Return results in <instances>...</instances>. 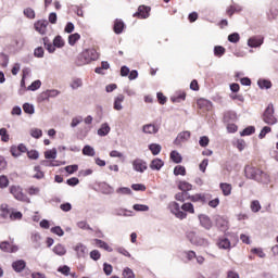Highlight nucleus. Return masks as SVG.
<instances>
[{"instance_id":"f257e3e1","label":"nucleus","mask_w":278,"mask_h":278,"mask_svg":"<svg viewBox=\"0 0 278 278\" xmlns=\"http://www.w3.org/2000/svg\"><path fill=\"white\" fill-rule=\"evenodd\" d=\"M97 60H99V52L94 48L86 49L78 55L79 66L90 64V62H97Z\"/></svg>"},{"instance_id":"f03ea898","label":"nucleus","mask_w":278,"mask_h":278,"mask_svg":"<svg viewBox=\"0 0 278 278\" xmlns=\"http://www.w3.org/2000/svg\"><path fill=\"white\" fill-rule=\"evenodd\" d=\"M43 45H45L47 51H49L50 53H55V47L58 49H62V47H64L65 42H64V39L62 38V36H56L53 39V45L49 41V37H45Z\"/></svg>"},{"instance_id":"7ed1b4c3","label":"nucleus","mask_w":278,"mask_h":278,"mask_svg":"<svg viewBox=\"0 0 278 278\" xmlns=\"http://www.w3.org/2000/svg\"><path fill=\"white\" fill-rule=\"evenodd\" d=\"M263 122L266 125H277V117L275 116V105L273 103L268 104L263 113Z\"/></svg>"},{"instance_id":"20e7f679","label":"nucleus","mask_w":278,"mask_h":278,"mask_svg":"<svg viewBox=\"0 0 278 278\" xmlns=\"http://www.w3.org/2000/svg\"><path fill=\"white\" fill-rule=\"evenodd\" d=\"M10 192L16 199V201H22V203H31V200L27 194L23 193V189L20 186H11Z\"/></svg>"},{"instance_id":"39448f33","label":"nucleus","mask_w":278,"mask_h":278,"mask_svg":"<svg viewBox=\"0 0 278 278\" xmlns=\"http://www.w3.org/2000/svg\"><path fill=\"white\" fill-rule=\"evenodd\" d=\"M134 18H149L151 16V7H147L144 4H141L138 7V10L136 13L132 14Z\"/></svg>"},{"instance_id":"423d86ee","label":"nucleus","mask_w":278,"mask_h":278,"mask_svg":"<svg viewBox=\"0 0 278 278\" xmlns=\"http://www.w3.org/2000/svg\"><path fill=\"white\" fill-rule=\"evenodd\" d=\"M169 210H170L172 214H175L176 218H179L180 220H184V218H187V216H188V214H186V212L181 211V207L179 206V203H177V202H170Z\"/></svg>"},{"instance_id":"0eeeda50","label":"nucleus","mask_w":278,"mask_h":278,"mask_svg":"<svg viewBox=\"0 0 278 278\" xmlns=\"http://www.w3.org/2000/svg\"><path fill=\"white\" fill-rule=\"evenodd\" d=\"M0 251H2V253H16L18 251V245L13 242L2 241L0 242Z\"/></svg>"},{"instance_id":"6e6552de","label":"nucleus","mask_w":278,"mask_h":278,"mask_svg":"<svg viewBox=\"0 0 278 278\" xmlns=\"http://www.w3.org/2000/svg\"><path fill=\"white\" fill-rule=\"evenodd\" d=\"M190 131L188 130L178 134V136L174 140V144H176V147H181L184 142H188V140H190Z\"/></svg>"},{"instance_id":"1a4fd4ad","label":"nucleus","mask_w":278,"mask_h":278,"mask_svg":"<svg viewBox=\"0 0 278 278\" xmlns=\"http://www.w3.org/2000/svg\"><path fill=\"white\" fill-rule=\"evenodd\" d=\"M199 220H200L201 227L206 229V231H210V229H212L213 224H212V219L210 218V216H207L205 214H201V215H199Z\"/></svg>"},{"instance_id":"9d476101","label":"nucleus","mask_w":278,"mask_h":278,"mask_svg":"<svg viewBox=\"0 0 278 278\" xmlns=\"http://www.w3.org/2000/svg\"><path fill=\"white\" fill-rule=\"evenodd\" d=\"M264 45V37L262 36H253L248 40V46L252 49H257V47H262Z\"/></svg>"},{"instance_id":"9b49d317","label":"nucleus","mask_w":278,"mask_h":278,"mask_svg":"<svg viewBox=\"0 0 278 278\" xmlns=\"http://www.w3.org/2000/svg\"><path fill=\"white\" fill-rule=\"evenodd\" d=\"M132 166L137 170V173H143L149 167L147 165V162H144L143 160H140V159L135 160L132 162Z\"/></svg>"},{"instance_id":"f8f14e48","label":"nucleus","mask_w":278,"mask_h":278,"mask_svg":"<svg viewBox=\"0 0 278 278\" xmlns=\"http://www.w3.org/2000/svg\"><path fill=\"white\" fill-rule=\"evenodd\" d=\"M74 251L77 257H86V255H88V248L84 243L76 244Z\"/></svg>"},{"instance_id":"ddd939ff","label":"nucleus","mask_w":278,"mask_h":278,"mask_svg":"<svg viewBox=\"0 0 278 278\" xmlns=\"http://www.w3.org/2000/svg\"><path fill=\"white\" fill-rule=\"evenodd\" d=\"M247 177H248V179H253L254 181H257L258 184H268L270 181V176H268V175H250Z\"/></svg>"},{"instance_id":"4468645a","label":"nucleus","mask_w":278,"mask_h":278,"mask_svg":"<svg viewBox=\"0 0 278 278\" xmlns=\"http://www.w3.org/2000/svg\"><path fill=\"white\" fill-rule=\"evenodd\" d=\"M216 227H218V229H220V231H227L229 229V222H227V219H225V217H216Z\"/></svg>"},{"instance_id":"2eb2a0df","label":"nucleus","mask_w":278,"mask_h":278,"mask_svg":"<svg viewBox=\"0 0 278 278\" xmlns=\"http://www.w3.org/2000/svg\"><path fill=\"white\" fill-rule=\"evenodd\" d=\"M49 25V22L47 21H38L35 23V29L36 31L40 33L41 35L47 34V26Z\"/></svg>"},{"instance_id":"dca6fc26","label":"nucleus","mask_w":278,"mask_h":278,"mask_svg":"<svg viewBox=\"0 0 278 278\" xmlns=\"http://www.w3.org/2000/svg\"><path fill=\"white\" fill-rule=\"evenodd\" d=\"M25 266H27V263H25L24 260H18L12 263V268L15 273H23V270H25Z\"/></svg>"},{"instance_id":"f3484780","label":"nucleus","mask_w":278,"mask_h":278,"mask_svg":"<svg viewBox=\"0 0 278 278\" xmlns=\"http://www.w3.org/2000/svg\"><path fill=\"white\" fill-rule=\"evenodd\" d=\"M235 121H238V114L233 111H226L224 113V123H235Z\"/></svg>"},{"instance_id":"a211bd4d","label":"nucleus","mask_w":278,"mask_h":278,"mask_svg":"<svg viewBox=\"0 0 278 278\" xmlns=\"http://www.w3.org/2000/svg\"><path fill=\"white\" fill-rule=\"evenodd\" d=\"M125 29V22L123 20H115L113 25V31L115 34H123V30Z\"/></svg>"},{"instance_id":"6ab92c4d","label":"nucleus","mask_w":278,"mask_h":278,"mask_svg":"<svg viewBox=\"0 0 278 278\" xmlns=\"http://www.w3.org/2000/svg\"><path fill=\"white\" fill-rule=\"evenodd\" d=\"M0 212L1 218H10V215L12 214V208H10L8 204H1Z\"/></svg>"},{"instance_id":"aec40b11","label":"nucleus","mask_w":278,"mask_h":278,"mask_svg":"<svg viewBox=\"0 0 278 278\" xmlns=\"http://www.w3.org/2000/svg\"><path fill=\"white\" fill-rule=\"evenodd\" d=\"M123 101H125V96L118 94L114 100V104H113L114 110H116L117 112H121V110H123V104H122Z\"/></svg>"},{"instance_id":"412c9836","label":"nucleus","mask_w":278,"mask_h":278,"mask_svg":"<svg viewBox=\"0 0 278 278\" xmlns=\"http://www.w3.org/2000/svg\"><path fill=\"white\" fill-rule=\"evenodd\" d=\"M217 245L219 249H224V250L231 249V241H229V239L223 237V238L218 239Z\"/></svg>"},{"instance_id":"4be33fe9","label":"nucleus","mask_w":278,"mask_h":278,"mask_svg":"<svg viewBox=\"0 0 278 278\" xmlns=\"http://www.w3.org/2000/svg\"><path fill=\"white\" fill-rule=\"evenodd\" d=\"M162 166H164V161H162L161 159H154L150 163L151 170H160Z\"/></svg>"},{"instance_id":"5701e85b","label":"nucleus","mask_w":278,"mask_h":278,"mask_svg":"<svg viewBox=\"0 0 278 278\" xmlns=\"http://www.w3.org/2000/svg\"><path fill=\"white\" fill-rule=\"evenodd\" d=\"M178 189L181 190V192H190L192 190V185L186 180L178 181Z\"/></svg>"},{"instance_id":"b1692460","label":"nucleus","mask_w":278,"mask_h":278,"mask_svg":"<svg viewBox=\"0 0 278 278\" xmlns=\"http://www.w3.org/2000/svg\"><path fill=\"white\" fill-rule=\"evenodd\" d=\"M52 251L53 253H55V255H59L60 257H62L63 255H66V248L62 243H58L52 249Z\"/></svg>"},{"instance_id":"393cba45","label":"nucleus","mask_w":278,"mask_h":278,"mask_svg":"<svg viewBox=\"0 0 278 278\" xmlns=\"http://www.w3.org/2000/svg\"><path fill=\"white\" fill-rule=\"evenodd\" d=\"M191 244H195L197 247H210V241L205 238L198 237L191 240Z\"/></svg>"},{"instance_id":"a878e982","label":"nucleus","mask_w":278,"mask_h":278,"mask_svg":"<svg viewBox=\"0 0 278 278\" xmlns=\"http://www.w3.org/2000/svg\"><path fill=\"white\" fill-rule=\"evenodd\" d=\"M96 244L99 247V249H104V251H108L109 253H112V248L108 244V242L101 240V239H94Z\"/></svg>"},{"instance_id":"bb28decb","label":"nucleus","mask_w":278,"mask_h":278,"mask_svg":"<svg viewBox=\"0 0 278 278\" xmlns=\"http://www.w3.org/2000/svg\"><path fill=\"white\" fill-rule=\"evenodd\" d=\"M258 87L264 90H269V88H273V83L268 79H258L257 81Z\"/></svg>"},{"instance_id":"cd10ccee","label":"nucleus","mask_w":278,"mask_h":278,"mask_svg":"<svg viewBox=\"0 0 278 278\" xmlns=\"http://www.w3.org/2000/svg\"><path fill=\"white\" fill-rule=\"evenodd\" d=\"M109 68H110V63H108V61H102L101 66L96 67L94 73H97L98 75H105L103 71H108Z\"/></svg>"},{"instance_id":"c85d7f7f","label":"nucleus","mask_w":278,"mask_h":278,"mask_svg":"<svg viewBox=\"0 0 278 278\" xmlns=\"http://www.w3.org/2000/svg\"><path fill=\"white\" fill-rule=\"evenodd\" d=\"M219 188H220L224 197H229V194H231V185L230 184L222 182L219 185Z\"/></svg>"},{"instance_id":"c756f323","label":"nucleus","mask_w":278,"mask_h":278,"mask_svg":"<svg viewBox=\"0 0 278 278\" xmlns=\"http://www.w3.org/2000/svg\"><path fill=\"white\" fill-rule=\"evenodd\" d=\"M81 35H79V33H75L68 36V45L71 47H75V45H77V41L80 40Z\"/></svg>"},{"instance_id":"7c9ffc66","label":"nucleus","mask_w":278,"mask_h":278,"mask_svg":"<svg viewBox=\"0 0 278 278\" xmlns=\"http://www.w3.org/2000/svg\"><path fill=\"white\" fill-rule=\"evenodd\" d=\"M169 157L172 161L175 162V164H181V161L184 160L181 157V154H179V152H177L175 150L170 152Z\"/></svg>"},{"instance_id":"2f4dec72","label":"nucleus","mask_w":278,"mask_h":278,"mask_svg":"<svg viewBox=\"0 0 278 278\" xmlns=\"http://www.w3.org/2000/svg\"><path fill=\"white\" fill-rule=\"evenodd\" d=\"M170 101H173V103H181V101H186V92L181 91L177 93L170 98Z\"/></svg>"},{"instance_id":"473e14b6","label":"nucleus","mask_w":278,"mask_h":278,"mask_svg":"<svg viewBox=\"0 0 278 278\" xmlns=\"http://www.w3.org/2000/svg\"><path fill=\"white\" fill-rule=\"evenodd\" d=\"M188 197L190 195L188 194V192H185V191H181L175 194L176 201H180V203H184V201L190 200V198Z\"/></svg>"},{"instance_id":"72a5a7b5","label":"nucleus","mask_w":278,"mask_h":278,"mask_svg":"<svg viewBox=\"0 0 278 278\" xmlns=\"http://www.w3.org/2000/svg\"><path fill=\"white\" fill-rule=\"evenodd\" d=\"M143 134H157V127L153 124H147L143 126Z\"/></svg>"},{"instance_id":"f704fd0d","label":"nucleus","mask_w":278,"mask_h":278,"mask_svg":"<svg viewBox=\"0 0 278 278\" xmlns=\"http://www.w3.org/2000/svg\"><path fill=\"white\" fill-rule=\"evenodd\" d=\"M149 149H150L152 155H160V153L162 151V146H160L157 143H151L149 146Z\"/></svg>"},{"instance_id":"c9c22d12","label":"nucleus","mask_w":278,"mask_h":278,"mask_svg":"<svg viewBox=\"0 0 278 278\" xmlns=\"http://www.w3.org/2000/svg\"><path fill=\"white\" fill-rule=\"evenodd\" d=\"M110 130H111L110 125L102 124L98 130V136H108V134H110Z\"/></svg>"},{"instance_id":"e433bc0d","label":"nucleus","mask_w":278,"mask_h":278,"mask_svg":"<svg viewBox=\"0 0 278 278\" xmlns=\"http://www.w3.org/2000/svg\"><path fill=\"white\" fill-rule=\"evenodd\" d=\"M83 155H87L88 157H94V148L90 146H85L83 148Z\"/></svg>"},{"instance_id":"4c0bfd02","label":"nucleus","mask_w":278,"mask_h":278,"mask_svg":"<svg viewBox=\"0 0 278 278\" xmlns=\"http://www.w3.org/2000/svg\"><path fill=\"white\" fill-rule=\"evenodd\" d=\"M46 160H55L58 157V151L55 149L48 150L45 152Z\"/></svg>"},{"instance_id":"58836bf2","label":"nucleus","mask_w":278,"mask_h":278,"mask_svg":"<svg viewBox=\"0 0 278 278\" xmlns=\"http://www.w3.org/2000/svg\"><path fill=\"white\" fill-rule=\"evenodd\" d=\"M0 138L2 142H10V135L8 134V129L5 128L0 129Z\"/></svg>"},{"instance_id":"ea45409f","label":"nucleus","mask_w":278,"mask_h":278,"mask_svg":"<svg viewBox=\"0 0 278 278\" xmlns=\"http://www.w3.org/2000/svg\"><path fill=\"white\" fill-rule=\"evenodd\" d=\"M182 212H189V214H194V205L192 203H185L181 205Z\"/></svg>"},{"instance_id":"a19ab883","label":"nucleus","mask_w":278,"mask_h":278,"mask_svg":"<svg viewBox=\"0 0 278 278\" xmlns=\"http://www.w3.org/2000/svg\"><path fill=\"white\" fill-rule=\"evenodd\" d=\"M225 47L223 46H216L214 48V54L217 56V58H223V55H225Z\"/></svg>"},{"instance_id":"79ce46f5","label":"nucleus","mask_w":278,"mask_h":278,"mask_svg":"<svg viewBox=\"0 0 278 278\" xmlns=\"http://www.w3.org/2000/svg\"><path fill=\"white\" fill-rule=\"evenodd\" d=\"M24 16H26V18H36V11L31 8H26L24 9Z\"/></svg>"},{"instance_id":"37998d69","label":"nucleus","mask_w":278,"mask_h":278,"mask_svg":"<svg viewBox=\"0 0 278 278\" xmlns=\"http://www.w3.org/2000/svg\"><path fill=\"white\" fill-rule=\"evenodd\" d=\"M135 212H149V205L147 204H134Z\"/></svg>"},{"instance_id":"c03bdc74","label":"nucleus","mask_w":278,"mask_h":278,"mask_svg":"<svg viewBox=\"0 0 278 278\" xmlns=\"http://www.w3.org/2000/svg\"><path fill=\"white\" fill-rule=\"evenodd\" d=\"M212 199V194L210 193H200V203L205 205V203H210V200Z\"/></svg>"},{"instance_id":"a18cd8bd","label":"nucleus","mask_w":278,"mask_h":278,"mask_svg":"<svg viewBox=\"0 0 278 278\" xmlns=\"http://www.w3.org/2000/svg\"><path fill=\"white\" fill-rule=\"evenodd\" d=\"M58 273H61L65 277H68V275H71V267H68V265L61 266L58 268Z\"/></svg>"},{"instance_id":"49530a36","label":"nucleus","mask_w":278,"mask_h":278,"mask_svg":"<svg viewBox=\"0 0 278 278\" xmlns=\"http://www.w3.org/2000/svg\"><path fill=\"white\" fill-rule=\"evenodd\" d=\"M270 131H273V128H270L269 126H264L263 129L261 130L258 138L262 140L264 138H266L267 134H270Z\"/></svg>"},{"instance_id":"de8ad7c7","label":"nucleus","mask_w":278,"mask_h":278,"mask_svg":"<svg viewBox=\"0 0 278 278\" xmlns=\"http://www.w3.org/2000/svg\"><path fill=\"white\" fill-rule=\"evenodd\" d=\"M123 277H124V278H136V275L134 274V270H131V268L126 267V268L123 270Z\"/></svg>"},{"instance_id":"09e8293b","label":"nucleus","mask_w":278,"mask_h":278,"mask_svg":"<svg viewBox=\"0 0 278 278\" xmlns=\"http://www.w3.org/2000/svg\"><path fill=\"white\" fill-rule=\"evenodd\" d=\"M251 210H252V212H254V213L260 212V211L262 210V205L260 204V201H257V200L252 201V203H251Z\"/></svg>"},{"instance_id":"8fccbe9b","label":"nucleus","mask_w":278,"mask_h":278,"mask_svg":"<svg viewBox=\"0 0 278 278\" xmlns=\"http://www.w3.org/2000/svg\"><path fill=\"white\" fill-rule=\"evenodd\" d=\"M131 188L136 191V192H144V190H147V186H144L143 184H132Z\"/></svg>"},{"instance_id":"3c124183","label":"nucleus","mask_w":278,"mask_h":278,"mask_svg":"<svg viewBox=\"0 0 278 278\" xmlns=\"http://www.w3.org/2000/svg\"><path fill=\"white\" fill-rule=\"evenodd\" d=\"M51 233H55V236L62 238V236H64V230L62 229V227L55 226L51 228Z\"/></svg>"},{"instance_id":"603ef678","label":"nucleus","mask_w":278,"mask_h":278,"mask_svg":"<svg viewBox=\"0 0 278 278\" xmlns=\"http://www.w3.org/2000/svg\"><path fill=\"white\" fill-rule=\"evenodd\" d=\"M8 186H10V180L8 179V176H0V188H8Z\"/></svg>"},{"instance_id":"864d4df0","label":"nucleus","mask_w":278,"mask_h":278,"mask_svg":"<svg viewBox=\"0 0 278 278\" xmlns=\"http://www.w3.org/2000/svg\"><path fill=\"white\" fill-rule=\"evenodd\" d=\"M27 193L30 197H36V195L40 194V188H38V187H30V188L27 189Z\"/></svg>"},{"instance_id":"5fc2aeb1","label":"nucleus","mask_w":278,"mask_h":278,"mask_svg":"<svg viewBox=\"0 0 278 278\" xmlns=\"http://www.w3.org/2000/svg\"><path fill=\"white\" fill-rule=\"evenodd\" d=\"M199 144L202 148L207 147L210 144V137L207 136L200 137Z\"/></svg>"},{"instance_id":"6e6d98bb","label":"nucleus","mask_w":278,"mask_h":278,"mask_svg":"<svg viewBox=\"0 0 278 278\" xmlns=\"http://www.w3.org/2000/svg\"><path fill=\"white\" fill-rule=\"evenodd\" d=\"M77 227H79V229H87L88 231H92V228L90 227V225H88V222L86 220L78 222Z\"/></svg>"},{"instance_id":"4d7b16f0","label":"nucleus","mask_w":278,"mask_h":278,"mask_svg":"<svg viewBox=\"0 0 278 278\" xmlns=\"http://www.w3.org/2000/svg\"><path fill=\"white\" fill-rule=\"evenodd\" d=\"M228 40L229 42H233V43L240 42V35L238 33L230 34L228 36Z\"/></svg>"},{"instance_id":"13d9d810","label":"nucleus","mask_w":278,"mask_h":278,"mask_svg":"<svg viewBox=\"0 0 278 278\" xmlns=\"http://www.w3.org/2000/svg\"><path fill=\"white\" fill-rule=\"evenodd\" d=\"M255 131V127L249 126L245 129L241 131V136H252V134Z\"/></svg>"},{"instance_id":"bf43d9fd","label":"nucleus","mask_w":278,"mask_h":278,"mask_svg":"<svg viewBox=\"0 0 278 278\" xmlns=\"http://www.w3.org/2000/svg\"><path fill=\"white\" fill-rule=\"evenodd\" d=\"M35 58H45V49L42 47H38L34 51Z\"/></svg>"},{"instance_id":"052dcab7","label":"nucleus","mask_w":278,"mask_h":278,"mask_svg":"<svg viewBox=\"0 0 278 278\" xmlns=\"http://www.w3.org/2000/svg\"><path fill=\"white\" fill-rule=\"evenodd\" d=\"M23 218V213L21 212H11L10 219L11 220H21Z\"/></svg>"},{"instance_id":"680f3d73","label":"nucleus","mask_w":278,"mask_h":278,"mask_svg":"<svg viewBox=\"0 0 278 278\" xmlns=\"http://www.w3.org/2000/svg\"><path fill=\"white\" fill-rule=\"evenodd\" d=\"M174 175H186V167L178 165L174 168Z\"/></svg>"},{"instance_id":"e2e57ef3","label":"nucleus","mask_w":278,"mask_h":278,"mask_svg":"<svg viewBox=\"0 0 278 278\" xmlns=\"http://www.w3.org/2000/svg\"><path fill=\"white\" fill-rule=\"evenodd\" d=\"M117 194H131V189L127 187H121L116 190Z\"/></svg>"},{"instance_id":"0e129e2a","label":"nucleus","mask_w":278,"mask_h":278,"mask_svg":"<svg viewBox=\"0 0 278 278\" xmlns=\"http://www.w3.org/2000/svg\"><path fill=\"white\" fill-rule=\"evenodd\" d=\"M112 270H113V267L112 265L108 264V263H104L103 264V271L104 274L110 277V275H112Z\"/></svg>"},{"instance_id":"69168bd1","label":"nucleus","mask_w":278,"mask_h":278,"mask_svg":"<svg viewBox=\"0 0 278 278\" xmlns=\"http://www.w3.org/2000/svg\"><path fill=\"white\" fill-rule=\"evenodd\" d=\"M23 110L26 114H34V105L29 104V103H25L23 105Z\"/></svg>"},{"instance_id":"338daca9","label":"nucleus","mask_w":278,"mask_h":278,"mask_svg":"<svg viewBox=\"0 0 278 278\" xmlns=\"http://www.w3.org/2000/svg\"><path fill=\"white\" fill-rule=\"evenodd\" d=\"M40 86H42V83L40 80H35L34 83H31V85L28 87V90H38V88H40Z\"/></svg>"},{"instance_id":"774afa93","label":"nucleus","mask_w":278,"mask_h":278,"mask_svg":"<svg viewBox=\"0 0 278 278\" xmlns=\"http://www.w3.org/2000/svg\"><path fill=\"white\" fill-rule=\"evenodd\" d=\"M27 155H28L29 160H38V157H39L38 151H36V150L28 151Z\"/></svg>"}]
</instances>
